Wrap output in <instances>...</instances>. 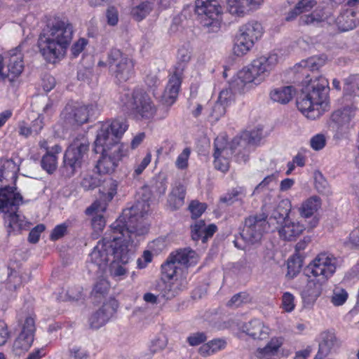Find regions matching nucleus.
<instances>
[{"label":"nucleus","mask_w":359,"mask_h":359,"mask_svg":"<svg viewBox=\"0 0 359 359\" xmlns=\"http://www.w3.org/2000/svg\"><path fill=\"white\" fill-rule=\"evenodd\" d=\"M150 210V198L144 196L131 208L123 210L121 215L113 222L103 238L99 241L89 254V261L100 271L108 265L109 258L116 246H122L125 241L140 237L148 231L143 217Z\"/></svg>","instance_id":"obj_1"},{"label":"nucleus","mask_w":359,"mask_h":359,"mask_svg":"<svg viewBox=\"0 0 359 359\" xmlns=\"http://www.w3.org/2000/svg\"><path fill=\"white\" fill-rule=\"evenodd\" d=\"M96 126L97 133L94 149L102 154L96 167L100 173L110 174L115 171L123 158L130 155V147L117 141L127 130L128 125L126 120L118 118L100 122Z\"/></svg>","instance_id":"obj_2"},{"label":"nucleus","mask_w":359,"mask_h":359,"mask_svg":"<svg viewBox=\"0 0 359 359\" xmlns=\"http://www.w3.org/2000/svg\"><path fill=\"white\" fill-rule=\"evenodd\" d=\"M74 27L67 19H55L41 32L37 42L40 54L49 63L65 57L74 36Z\"/></svg>","instance_id":"obj_3"},{"label":"nucleus","mask_w":359,"mask_h":359,"mask_svg":"<svg viewBox=\"0 0 359 359\" xmlns=\"http://www.w3.org/2000/svg\"><path fill=\"white\" fill-rule=\"evenodd\" d=\"M329 89L325 77L311 79L297 100V109L309 119L318 118L328 109Z\"/></svg>","instance_id":"obj_4"},{"label":"nucleus","mask_w":359,"mask_h":359,"mask_svg":"<svg viewBox=\"0 0 359 359\" xmlns=\"http://www.w3.org/2000/svg\"><path fill=\"white\" fill-rule=\"evenodd\" d=\"M279 60L278 55L273 52L257 57L237 72L233 85L241 90L255 89L275 69Z\"/></svg>","instance_id":"obj_5"},{"label":"nucleus","mask_w":359,"mask_h":359,"mask_svg":"<svg viewBox=\"0 0 359 359\" xmlns=\"http://www.w3.org/2000/svg\"><path fill=\"white\" fill-rule=\"evenodd\" d=\"M22 203V197L15 187L8 186L0 189V211L4 214L5 224L9 235L28 230L32 225L24 215L17 212Z\"/></svg>","instance_id":"obj_6"},{"label":"nucleus","mask_w":359,"mask_h":359,"mask_svg":"<svg viewBox=\"0 0 359 359\" xmlns=\"http://www.w3.org/2000/svg\"><path fill=\"white\" fill-rule=\"evenodd\" d=\"M118 103L123 111L129 112L137 119L151 121L156 112L151 97L141 88L133 91L123 90L119 94Z\"/></svg>","instance_id":"obj_7"},{"label":"nucleus","mask_w":359,"mask_h":359,"mask_svg":"<svg viewBox=\"0 0 359 359\" xmlns=\"http://www.w3.org/2000/svg\"><path fill=\"white\" fill-rule=\"evenodd\" d=\"M302 20L306 25H318L326 22L329 25H336L341 32H346L353 29L359 23V11L348 8L335 18L332 15L330 8L323 11L318 7L312 13L302 17Z\"/></svg>","instance_id":"obj_8"},{"label":"nucleus","mask_w":359,"mask_h":359,"mask_svg":"<svg viewBox=\"0 0 359 359\" xmlns=\"http://www.w3.org/2000/svg\"><path fill=\"white\" fill-rule=\"evenodd\" d=\"M291 205L289 201L282 200L278 207L273 210L269 221H276L277 224L282 222L278 231L281 238L285 241H294L306 230L305 225L297 219L290 218L288 215Z\"/></svg>","instance_id":"obj_9"},{"label":"nucleus","mask_w":359,"mask_h":359,"mask_svg":"<svg viewBox=\"0 0 359 359\" xmlns=\"http://www.w3.org/2000/svg\"><path fill=\"white\" fill-rule=\"evenodd\" d=\"M191 57V53L189 48L182 47L178 50V62L161 97V100L164 104L170 106L175 102L180 88L185 65L190 61Z\"/></svg>","instance_id":"obj_10"},{"label":"nucleus","mask_w":359,"mask_h":359,"mask_svg":"<svg viewBox=\"0 0 359 359\" xmlns=\"http://www.w3.org/2000/svg\"><path fill=\"white\" fill-rule=\"evenodd\" d=\"M339 266V259L328 252L318 254L304 268L306 277H315L327 283Z\"/></svg>","instance_id":"obj_11"},{"label":"nucleus","mask_w":359,"mask_h":359,"mask_svg":"<svg viewBox=\"0 0 359 359\" xmlns=\"http://www.w3.org/2000/svg\"><path fill=\"white\" fill-rule=\"evenodd\" d=\"M195 12L201 25L208 32L219 31L222 23V8L217 0H196Z\"/></svg>","instance_id":"obj_12"},{"label":"nucleus","mask_w":359,"mask_h":359,"mask_svg":"<svg viewBox=\"0 0 359 359\" xmlns=\"http://www.w3.org/2000/svg\"><path fill=\"white\" fill-rule=\"evenodd\" d=\"M140 241L139 237L125 241L122 246H116L113 251V259L109 265V274L116 280H123L128 273L126 265L130 260L134 248Z\"/></svg>","instance_id":"obj_13"},{"label":"nucleus","mask_w":359,"mask_h":359,"mask_svg":"<svg viewBox=\"0 0 359 359\" xmlns=\"http://www.w3.org/2000/svg\"><path fill=\"white\" fill-rule=\"evenodd\" d=\"M89 144L84 139H76L69 145L64 156V168L67 177H71L79 168L88 151Z\"/></svg>","instance_id":"obj_14"},{"label":"nucleus","mask_w":359,"mask_h":359,"mask_svg":"<svg viewBox=\"0 0 359 359\" xmlns=\"http://www.w3.org/2000/svg\"><path fill=\"white\" fill-rule=\"evenodd\" d=\"M110 71L120 82L126 81L134 74V62L128 55L114 48L108 54Z\"/></svg>","instance_id":"obj_15"},{"label":"nucleus","mask_w":359,"mask_h":359,"mask_svg":"<svg viewBox=\"0 0 359 359\" xmlns=\"http://www.w3.org/2000/svg\"><path fill=\"white\" fill-rule=\"evenodd\" d=\"M102 105L97 102L88 105L78 104H67L61 114V117L69 124L81 125L86 123L90 117L100 113Z\"/></svg>","instance_id":"obj_16"},{"label":"nucleus","mask_w":359,"mask_h":359,"mask_svg":"<svg viewBox=\"0 0 359 359\" xmlns=\"http://www.w3.org/2000/svg\"><path fill=\"white\" fill-rule=\"evenodd\" d=\"M24 69L23 55L21 46L10 50L4 57L0 55V81L6 78L12 81L22 72Z\"/></svg>","instance_id":"obj_17"},{"label":"nucleus","mask_w":359,"mask_h":359,"mask_svg":"<svg viewBox=\"0 0 359 359\" xmlns=\"http://www.w3.org/2000/svg\"><path fill=\"white\" fill-rule=\"evenodd\" d=\"M267 218V215L262 214L250 216L245 219L241 236L247 244L258 243L261 240L263 233L269 229L271 221L269 219L266 222Z\"/></svg>","instance_id":"obj_18"},{"label":"nucleus","mask_w":359,"mask_h":359,"mask_svg":"<svg viewBox=\"0 0 359 359\" xmlns=\"http://www.w3.org/2000/svg\"><path fill=\"white\" fill-rule=\"evenodd\" d=\"M35 319L32 316L25 318L22 323L21 331L12 344V353L20 356L29 351L34 340Z\"/></svg>","instance_id":"obj_19"},{"label":"nucleus","mask_w":359,"mask_h":359,"mask_svg":"<svg viewBox=\"0 0 359 359\" xmlns=\"http://www.w3.org/2000/svg\"><path fill=\"white\" fill-rule=\"evenodd\" d=\"M341 107L335 110L331 115L332 127L337 133H346L350 128V123L355 117L356 107L351 100L344 99L341 100Z\"/></svg>","instance_id":"obj_20"},{"label":"nucleus","mask_w":359,"mask_h":359,"mask_svg":"<svg viewBox=\"0 0 359 359\" xmlns=\"http://www.w3.org/2000/svg\"><path fill=\"white\" fill-rule=\"evenodd\" d=\"M236 74L229 81L228 87L222 89L219 94L211 114V116L215 120H218L225 114L226 107L235 102L237 94H245L251 90H241L233 85V82L236 80Z\"/></svg>","instance_id":"obj_21"},{"label":"nucleus","mask_w":359,"mask_h":359,"mask_svg":"<svg viewBox=\"0 0 359 359\" xmlns=\"http://www.w3.org/2000/svg\"><path fill=\"white\" fill-rule=\"evenodd\" d=\"M214 164L216 169L224 172L228 170L229 165V158L238 148L236 144L227 142L226 136L224 134L217 137L214 143Z\"/></svg>","instance_id":"obj_22"},{"label":"nucleus","mask_w":359,"mask_h":359,"mask_svg":"<svg viewBox=\"0 0 359 359\" xmlns=\"http://www.w3.org/2000/svg\"><path fill=\"white\" fill-rule=\"evenodd\" d=\"M118 185L117 181L113 179L105 180L100 189L101 194L100 199L95 201L86 209V214H91L94 210L104 212L108 203L110 202L116 194Z\"/></svg>","instance_id":"obj_23"},{"label":"nucleus","mask_w":359,"mask_h":359,"mask_svg":"<svg viewBox=\"0 0 359 359\" xmlns=\"http://www.w3.org/2000/svg\"><path fill=\"white\" fill-rule=\"evenodd\" d=\"M321 205L320 198L312 196L304 200L299 207L298 211L301 217L306 219L312 217L308 224L309 229H312L318 225L319 219L314 215L320 210Z\"/></svg>","instance_id":"obj_24"},{"label":"nucleus","mask_w":359,"mask_h":359,"mask_svg":"<svg viewBox=\"0 0 359 359\" xmlns=\"http://www.w3.org/2000/svg\"><path fill=\"white\" fill-rule=\"evenodd\" d=\"M117 304L115 301L105 303L102 306L95 312L90 318L91 327L99 329L104 325L115 313Z\"/></svg>","instance_id":"obj_25"},{"label":"nucleus","mask_w":359,"mask_h":359,"mask_svg":"<svg viewBox=\"0 0 359 359\" xmlns=\"http://www.w3.org/2000/svg\"><path fill=\"white\" fill-rule=\"evenodd\" d=\"M161 271L163 275L168 279L172 280L175 278V280H180L182 289L186 287L187 284V272H185L183 269H181L171 255L168 257L167 261L162 264Z\"/></svg>","instance_id":"obj_26"},{"label":"nucleus","mask_w":359,"mask_h":359,"mask_svg":"<svg viewBox=\"0 0 359 359\" xmlns=\"http://www.w3.org/2000/svg\"><path fill=\"white\" fill-rule=\"evenodd\" d=\"M306 285L301 289V295L304 302L313 304L320 296L323 285L326 283L315 277H306Z\"/></svg>","instance_id":"obj_27"},{"label":"nucleus","mask_w":359,"mask_h":359,"mask_svg":"<svg viewBox=\"0 0 359 359\" xmlns=\"http://www.w3.org/2000/svg\"><path fill=\"white\" fill-rule=\"evenodd\" d=\"M155 4V0H131L130 14L135 20L140 22L151 13Z\"/></svg>","instance_id":"obj_28"},{"label":"nucleus","mask_w":359,"mask_h":359,"mask_svg":"<svg viewBox=\"0 0 359 359\" xmlns=\"http://www.w3.org/2000/svg\"><path fill=\"white\" fill-rule=\"evenodd\" d=\"M244 332L256 340H264L271 333V328L261 320L254 319L243 327Z\"/></svg>","instance_id":"obj_29"},{"label":"nucleus","mask_w":359,"mask_h":359,"mask_svg":"<svg viewBox=\"0 0 359 359\" xmlns=\"http://www.w3.org/2000/svg\"><path fill=\"white\" fill-rule=\"evenodd\" d=\"M262 128L259 126L252 130H245L241 135L236 137L233 140V144L238 148V151L241 149H245L250 145L257 144L262 137Z\"/></svg>","instance_id":"obj_30"},{"label":"nucleus","mask_w":359,"mask_h":359,"mask_svg":"<svg viewBox=\"0 0 359 359\" xmlns=\"http://www.w3.org/2000/svg\"><path fill=\"white\" fill-rule=\"evenodd\" d=\"M229 12L234 15H242L250 8H255L263 0H224Z\"/></svg>","instance_id":"obj_31"},{"label":"nucleus","mask_w":359,"mask_h":359,"mask_svg":"<svg viewBox=\"0 0 359 359\" xmlns=\"http://www.w3.org/2000/svg\"><path fill=\"white\" fill-rule=\"evenodd\" d=\"M170 255L185 272H187L188 267L196 264L199 259L197 253L189 248L182 249Z\"/></svg>","instance_id":"obj_32"},{"label":"nucleus","mask_w":359,"mask_h":359,"mask_svg":"<svg viewBox=\"0 0 359 359\" xmlns=\"http://www.w3.org/2000/svg\"><path fill=\"white\" fill-rule=\"evenodd\" d=\"M238 32L255 44L262 37L264 30L260 22L251 20L241 25Z\"/></svg>","instance_id":"obj_33"},{"label":"nucleus","mask_w":359,"mask_h":359,"mask_svg":"<svg viewBox=\"0 0 359 359\" xmlns=\"http://www.w3.org/2000/svg\"><path fill=\"white\" fill-rule=\"evenodd\" d=\"M216 225L211 224L206 226L203 220H199L191 226V237L193 240L198 241L201 239L203 243L213 236L217 231Z\"/></svg>","instance_id":"obj_34"},{"label":"nucleus","mask_w":359,"mask_h":359,"mask_svg":"<svg viewBox=\"0 0 359 359\" xmlns=\"http://www.w3.org/2000/svg\"><path fill=\"white\" fill-rule=\"evenodd\" d=\"M62 147L56 144L53 147L50 151H47L46 154L43 156L41 165L42 168L48 173H53L57 167V155L62 152Z\"/></svg>","instance_id":"obj_35"},{"label":"nucleus","mask_w":359,"mask_h":359,"mask_svg":"<svg viewBox=\"0 0 359 359\" xmlns=\"http://www.w3.org/2000/svg\"><path fill=\"white\" fill-rule=\"evenodd\" d=\"M43 128V118L39 116L31 124L22 121L18 123V133L26 138L37 135Z\"/></svg>","instance_id":"obj_36"},{"label":"nucleus","mask_w":359,"mask_h":359,"mask_svg":"<svg viewBox=\"0 0 359 359\" xmlns=\"http://www.w3.org/2000/svg\"><path fill=\"white\" fill-rule=\"evenodd\" d=\"M227 345L224 338H215L203 344L198 348V353L203 357H208L216 354L224 350Z\"/></svg>","instance_id":"obj_37"},{"label":"nucleus","mask_w":359,"mask_h":359,"mask_svg":"<svg viewBox=\"0 0 359 359\" xmlns=\"http://www.w3.org/2000/svg\"><path fill=\"white\" fill-rule=\"evenodd\" d=\"M295 94V89L290 86H281L272 89L270 92V98L276 102L287 104Z\"/></svg>","instance_id":"obj_38"},{"label":"nucleus","mask_w":359,"mask_h":359,"mask_svg":"<svg viewBox=\"0 0 359 359\" xmlns=\"http://www.w3.org/2000/svg\"><path fill=\"white\" fill-rule=\"evenodd\" d=\"M255 44L238 31L235 35L233 45V52L236 56L241 57L250 52Z\"/></svg>","instance_id":"obj_39"},{"label":"nucleus","mask_w":359,"mask_h":359,"mask_svg":"<svg viewBox=\"0 0 359 359\" xmlns=\"http://www.w3.org/2000/svg\"><path fill=\"white\" fill-rule=\"evenodd\" d=\"M185 189L180 184H175L172 186V190L168 195V203L169 206L176 210L181 208L184 203Z\"/></svg>","instance_id":"obj_40"},{"label":"nucleus","mask_w":359,"mask_h":359,"mask_svg":"<svg viewBox=\"0 0 359 359\" xmlns=\"http://www.w3.org/2000/svg\"><path fill=\"white\" fill-rule=\"evenodd\" d=\"M327 60V58L325 55L313 56L306 60H302L294 68L297 72L299 71V68H302L304 71L318 70L325 65Z\"/></svg>","instance_id":"obj_41"},{"label":"nucleus","mask_w":359,"mask_h":359,"mask_svg":"<svg viewBox=\"0 0 359 359\" xmlns=\"http://www.w3.org/2000/svg\"><path fill=\"white\" fill-rule=\"evenodd\" d=\"M20 160L18 158L6 159L0 168V181L8 177L15 180L19 171Z\"/></svg>","instance_id":"obj_42"},{"label":"nucleus","mask_w":359,"mask_h":359,"mask_svg":"<svg viewBox=\"0 0 359 359\" xmlns=\"http://www.w3.org/2000/svg\"><path fill=\"white\" fill-rule=\"evenodd\" d=\"M337 339L334 333L325 332L321 334V342L319 344V351L315 359H321L323 355L327 354L335 346Z\"/></svg>","instance_id":"obj_43"},{"label":"nucleus","mask_w":359,"mask_h":359,"mask_svg":"<svg viewBox=\"0 0 359 359\" xmlns=\"http://www.w3.org/2000/svg\"><path fill=\"white\" fill-rule=\"evenodd\" d=\"M344 99L350 100L351 96H359V74L351 75L345 79Z\"/></svg>","instance_id":"obj_44"},{"label":"nucleus","mask_w":359,"mask_h":359,"mask_svg":"<svg viewBox=\"0 0 359 359\" xmlns=\"http://www.w3.org/2000/svg\"><path fill=\"white\" fill-rule=\"evenodd\" d=\"M315 4L314 0H299L295 7L288 13L285 18L286 20H292L298 15L310 11Z\"/></svg>","instance_id":"obj_45"},{"label":"nucleus","mask_w":359,"mask_h":359,"mask_svg":"<svg viewBox=\"0 0 359 359\" xmlns=\"http://www.w3.org/2000/svg\"><path fill=\"white\" fill-rule=\"evenodd\" d=\"M348 297V294L344 288L335 286L330 297V302L334 306H340L345 304Z\"/></svg>","instance_id":"obj_46"},{"label":"nucleus","mask_w":359,"mask_h":359,"mask_svg":"<svg viewBox=\"0 0 359 359\" xmlns=\"http://www.w3.org/2000/svg\"><path fill=\"white\" fill-rule=\"evenodd\" d=\"M168 178L164 174H159L154 179L152 191L157 196L163 195L167 189Z\"/></svg>","instance_id":"obj_47"},{"label":"nucleus","mask_w":359,"mask_h":359,"mask_svg":"<svg viewBox=\"0 0 359 359\" xmlns=\"http://www.w3.org/2000/svg\"><path fill=\"white\" fill-rule=\"evenodd\" d=\"M151 157L152 156L151 152H147L142 158L136 160L133 165V177L134 178L142 174L144 170L150 164L151 161Z\"/></svg>","instance_id":"obj_48"},{"label":"nucleus","mask_w":359,"mask_h":359,"mask_svg":"<svg viewBox=\"0 0 359 359\" xmlns=\"http://www.w3.org/2000/svg\"><path fill=\"white\" fill-rule=\"evenodd\" d=\"M302 267V260L298 256H292L287 261V276L290 278L297 276Z\"/></svg>","instance_id":"obj_49"},{"label":"nucleus","mask_w":359,"mask_h":359,"mask_svg":"<svg viewBox=\"0 0 359 359\" xmlns=\"http://www.w3.org/2000/svg\"><path fill=\"white\" fill-rule=\"evenodd\" d=\"M245 193L241 187L233 189L231 192L227 193L225 196L221 197L220 201L223 203L231 204L237 200L244 197Z\"/></svg>","instance_id":"obj_50"},{"label":"nucleus","mask_w":359,"mask_h":359,"mask_svg":"<svg viewBox=\"0 0 359 359\" xmlns=\"http://www.w3.org/2000/svg\"><path fill=\"white\" fill-rule=\"evenodd\" d=\"M296 306L294 296L289 292H285L282 296L281 308L287 313H291Z\"/></svg>","instance_id":"obj_51"},{"label":"nucleus","mask_w":359,"mask_h":359,"mask_svg":"<svg viewBox=\"0 0 359 359\" xmlns=\"http://www.w3.org/2000/svg\"><path fill=\"white\" fill-rule=\"evenodd\" d=\"M109 283L104 278H101L97 280L92 291V294L95 296H103L107 293L109 289Z\"/></svg>","instance_id":"obj_52"},{"label":"nucleus","mask_w":359,"mask_h":359,"mask_svg":"<svg viewBox=\"0 0 359 359\" xmlns=\"http://www.w3.org/2000/svg\"><path fill=\"white\" fill-rule=\"evenodd\" d=\"M207 339L205 332H197L189 334L187 338V341L191 346H196L204 344Z\"/></svg>","instance_id":"obj_53"},{"label":"nucleus","mask_w":359,"mask_h":359,"mask_svg":"<svg viewBox=\"0 0 359 359\" xmlns=\"http://www.w3.org/2000/svg\"><path fill=\"white\" fill-rule=\"evenodd\" d=\"M103 212L94 210L91 214H88V215H93L92 226L96 231H102L105 226V219L102 215Z\"/></svg>","instance_id":"obj_54"},{"label":"nucleus","mask_w":359,"mask_h":359,"mask_svg":"<svg viewBox=\"0 0 359 359\" xmlns=\"http://www.w3.org/2000/svg\"><path fill=\"white\" fill-rule=\"evenodd\" d=\"M191 154L189 148L183 149L181 154L178 155L175 161V166L177 169L184 170L188 167V161Z\"/></svg>","instance_id":"obj_55"},{"label":"nucleus","mask_w":359,"mask_h":359,"mask_svg":"<svg viewBox=\"0 0 359 359\" xmlns=\"http://www.w3.org/2000/svg\"><path fill=\"white\" fill-rule=\"evenodd\" d=\"M327 139L324 134L318 133L313 135L310 140V146L315 151L323 149L326 144Z\"/></svg>","instance_id":"obj_56"},{"label":"nucleus","mask_w":359,"mask_h":359,"mask_svg":"<svg viewBox=\"0 0 359 359\" xmlns=\"http://www.w3.org/2000/svg\"><path fill=\"white\" fill-rule=\"evenodd\" d=\"M88 41L85 38H79L75 41L71 48V53L74 57H78L85 49Z\"/></svg>","instance_id":"obj_57"},{"label":"nucleus","mask_w":359,"mask_h":359,"mask_svg":"<svg viewBox=\"0 0 359 359\" xmlns=\"http://www.w3.org/2000/svg\"><path fill=\"white\" fill-rule=\"evenodd\" d=\"M154 258V254L150 250H144L140 257L137 260V267L139 269H145L151 263Z\"/></svg>","instance_id":"obj_58"},{"label":"nucleus","mask_w":359,"mask_h":359,"mask_svg":"<svg viewBox=\"0 0 359 359\" xmlns=\"http://www.w3.org/2000/svg\"><path fill=\"white\" fill-rule=\"evenodd\" d=\"M189 208L191 213L192 217L197 218L199 217L205 210L206 205L205 203L194 201L190 203Z\"/></svg>","instance_id":"obj_59"},{"label":"nucleus","mask_w":359,"mask_h":359,"mask_svg":"<svg viewBox=\"0 0 359 359\" xmlns=\"http://www.w3.org/2000/svg\"><path fill=\"white\" fill-rule=\"evenodd\" d=\"M250 300L249 295L245 292H241L235 294L229 302L231 306L238 307L244 303H247Z\"/></svg>","instance_id":"obj_60"},{"label":"nucleus","mask_w":359,"mask_h":359,"mask_svg":"<svg viewBox=\"0 0 359 359\" xmlns=\"http://www.w3.org/2000/svg\"><path fill=\"white\" fill-rule=\"evenodd\" d=\"M167 345V341L164 337H158L151 341L149 350L152 353H156L163 350Z\"/></svg>","instance_id":"obj_61"},{"label":"nucleus","mask_w":359,"mask_h":359,"mask_svg":"<svg viewBox=\"0 0 359 359\" xmlns=\"http://www.w3.org/2000/svg\"><path fill=\"white\" fill-rule=\"evenodd\" d=\"M66 296L65 300L77 301L83 297V288L80 286L69 288Z\"/></svg>","instance_id":"obj_62"},{"label":"nucleus","mask_w":359,"mask_h":359,"mask_svg":"<svg viewBox=\"0 0 359 359\" xmlns=\"http://www.w3.org/2000/svg\"><path fill=\"white\" fill-rule=\"evenodd\" d=\"M344 245L351 248L359 247V226L350 233Z\"/></svg>","instance_id":"obj_63"},{"label":"nucleus","mask_w":359,"mask_h":359,"mask_svg":"<svg viewBox=\"0 0 359 359\" xmlns=\"http://www.w3.org/2000/svg\"><path fill=\"white\" fill-rule=\"evenodd\" d=\"M8 287H13L15 290L19 287L24 279L22 276H20L18 274V272L16 271H11V273L8 274Z\"/></svg>","instance_id":"obj_64"}]
</instances>
